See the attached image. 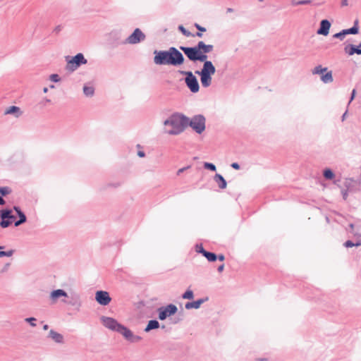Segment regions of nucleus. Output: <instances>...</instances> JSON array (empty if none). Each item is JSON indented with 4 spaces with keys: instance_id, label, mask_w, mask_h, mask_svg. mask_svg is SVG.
I'll return each instance as SVG.
<instances>
[{
    "instance_id": "obj_1",
    "label": "nucleus",
    "mask_w": 361,
    "mask_h": 361,
    "mask_svg": "<svg viewBox=\"0 0 361 361\" xmlns=\"http://www.w3.org/2000/svg\"><path fill=\"white\" fill-rule=\"evenodd\" d=\"M101 322L106 329L122 335L125 340L130 343H137L142 340L140 336L134 334L130 329L119 323L114 318L102 316Z\"/></svg>"
},
{
    "instance_id": "obj_2",
    "label": "nucleus",
    "mask_w": 361,
    "mask_h": 361,
    "mask_svg": "<svg viewBox=\"0 0 361 361\" xmlns=\"http://www.w3.org/2000/svg\"><path fill=\"white\" fill-rule=\"evenodd\" d=\"M154 63L157 65H171L178 66L184 63L185 59L183 54L176 47H169L166 51H154Z\"/></svg>"
},
{
    "instance_id": "obj_3",
    "label": "nucleus",
    "mask_w": 361,
    "mask_h": 361,
    "mask_svg": "<svg viewBox=\"0 0 361 361\" xmlns=\"http://www.w3.org/2000/svg\"><path fill=\"white\" fill-rule=\"evenodd\" d=\"M188 117L179 113L171 114L164 121L165 126H171V129L166 131V133L171 135H176L183 133L187 127Z\"/></svg>"
},
{
    "instance_id": "obj_4",
    "label": "nucleus",
    "mask_w": 361,
    "mask_h": 361,
    "mask_svg": "<svg viewBox=\"0 0 361 361\" xmlns=\"http://www.w3.org/2000/svg\"><path fill=\"white\" fill-rule=\"evenodd\" d=\"M216 68L212 61L203 63L200 71H195V73L200 76V81L203 87H208L212 85V76L215 73Z\"/></svg>"
},
{
    "instance_id": "obj_5",
    "label": "nucleus",
    "mask_w": 361,
    "mask_h": 361,
    "mask_svg": "<svg viewBox=\"0 0 361 361\" xmlns=\"http://www.w3.org/2000/svg\"><path fill=\"white\" fill-rule=\"evenodd\" d=\"M180 49L183 51L188 59L191 61H200L205 63L207 60V55L200 50L194 47L180 46Z\"/></svg>"
},
{
    "instance_id": "obj_6",
    "label": "nucleus",
    "mask_w": 361,
    "mask_h": 361,
    "mask_svg": "<svg viewBox=\"0 0 361 361\" xmlns=\"http://www.w3.org/2000/svg\"><path fill=\"white\" fill-rule=\"evenodd\" d=\"M206 119L202 114L192 116L190 119L188 118L187 126H190L197 134H201L205 130Z\"/></svg>"
},
{
    "instance_id": "obj_7",
    "label": "nucleus",
    "mask_w": 361,
    "mask_h": 361,
    "mask_svg": "<svg viewBox=\"0 0 361 361\" xmlns=\"http://www.w3.org/2000/svg\"><path fill=\"white\" fill-rule=\"evenodd\" d=\"M66 61L67 62L66 69L70 71H74L81 65H85L87 63V60L82 53H78L73 57L66 56Z\"/></svg>"
},
{
    "instance_id": "obj_8",
    "label": "nucleus",
    "mask_w": 361,
    "mask_h": 361,
    "mask_svg": "<svg viewBox=\"0 0 361 361\" xmlns=\"http://www.w3.org/2000/svg\"><path fill=\"white\" fill-rule=\"evenodd\" d=\"M180 75H185V82L188 88L192 93L200 90V85L195 75L191 71H179Z\"/></svg>"
},
{
    "instance_id": "obj_9",
    "label": "nucleus",
    "mask_w": 361,
    "mask_h": 361,
    "mask_svg": "<svg viewBox=\"0 0 361 361\" xmlns=\"http://www.w3.org/2000/svg\"><path fill=\"white\" fill-rule=\"evenodd\" d=\"M177 311L178 308L173 304H169L166 306L160 307L157 309L159 314L158 318L161 321L165 320L167 317L175 314Z\"/></svg>"
},
{
    "instance_id": "obj_10",
    "label": "nucleus",
    "mask_w": 361,
    "mask_h": 361,
    "mask_svg": "<svg viewBox=\"0 0 361 361\" xmlns=\"http://www.w3.org/2000/svg\"><path fill=\"white\" fill-rule=\"evenodd\" d=\"M145 38L146 36L142 31L140 28H136L134 30L133 32L124 40V43H126V44H136L144 41Z\"/></svg>"
},
{
    "instance_id": "obj_11",
    "label": "nucleus",
    "mask_w": 361,
    "mask_h": 361,
    "mask_svg": "<svg viewBox=\"0 0 361 361\" xmlns=\"http://www.w3.org/2000/svg\"><path fill=\"white\" fill-rule=\"evenodd\" d=\"M61 302L68 305H71L74 307L76 310H79L82 306V301L80 300V296L79 294L76 293H73L70 295H68L66 299H61Z\"/></svg>"
},
{
    "instance_id": "obj_12",
    "label": "nucleus",
    "mask_w": 361,
    "mask_h": 361,
    "mask_svg": "<svg viewBox=\"0 0 361 361\" xmlns=\"http://www.w3.org/2000/svg\"><path fill=\"white\" fill-rule=\"evenodd\" d=\"M108 44L111 48H116L121 44H126L124 40L121 39V35L118 32L114 31L109 33L108 36Z\"/></svg>"
},
{
    "instance_id": "obj_13",
    "label": "nucleus",
    "mask_w": 361,
    "mask_h": 361,
    "mask_svg": "<svg viewBox=\"0 0 361 361\" xmlns=\"http://www.w3.org/2000/svg\"><path fill=\"white\" fill-rule=\"evenodd\" d=\"M95 300L99 305L106 306L109 304L111 298L108 292L104 290H98L95 294Z\"/></svg>"
},
{
    "instance_id": "obj_14",
    "label": "nucleus",
    "mask_w": 361,
    "mask_h": 361,
    "mask_svg": "<svg viewBox=\"0 0 361 361\" xmlns=\"http://www.w3.org/2000/svg\"><path fill=\"white\" fill-rule=\"evenodd\" d=\"M50 299L53 302H57V300L63 298L62 299H66L68 297V293L63 289L54 290L50 293Z\"/></svg>"
},
{
    "instance_id": "obj_15",
    "label": "nucleus",
    "mask_w": 361,
    "mask_h": 361,
    "mask_svg": "<svg viewBox=\"0 0 361 361\" xmlns=\"http://www.w3.org/2000/svg\"><path fill=\"white\" fill-rule=\"evenodd\" d=\"M331 23L328 20H322L320 23V27L317 30L318 35L326 36L329 32Z\"/></svg>"
},
{
    "instance_id": "obj_16",
    "label": "nucleus",
    "mask_w": 361,
    "mask_h": 361,
    "mask_svg": "<svg viewBox=\"0 0 361 361\" xmlns=\"http://www.w3.org/2000/svg\"><path fill=\"white\" fill-rule=\"evenodd\" d=\"M208 300V298H200L195 301L188 302L185 304V307L187 310L199 309L202 304Z\"/></svg>"
},
{
    "instance_id": "obj_17",
    "label": "nucleus",
    "mask_w": 361,
    "mask_h": 361,
    "mask_svg": "<svg viewBox=\"0 0 361 361\" xmlns=\"http://www.w3.org/2000/svg\"><path fill=\"white\" fill-rule=\"evenodd\" d=\"M13 209L15 210V212H16L19 217V219L15 221L14 225L15 226H19L20 225L23 224L26 221L27 217L19 207L14 206Z\"/></svg>"
},
{
    "instance_id": "obj_18",
    "label": "nucleus",
    "mask_w": 361,
    "mask_h": 361,
    "mask_svg": "<svg viewBox=\"0 0 361 361\" xmlns=\"http://www.w3.org/2000/svg\"><path fill=\"white\" fill-rule=\"evenodd\" d=\"M204 54L210 53L214 49V46L212 44H206L204 42L200 41L196 46L193 47Z\"/></svg>"
},
{
    "instance_id": "obj_19",
    "label": "nucleus",
    "mask_w": 361,
    "mask_h": 361,
    "mask_svg": "<svg viewBox=\"0 0 361 361\" xmlns=\"http://www.w3.org/2000/svg\"><path fill=\"white\" fill-rule=\"evenodd\" d=\"M49 337L56 343H63L64 342L63 336L53 329L49 331Z\"/></svg>"
},
{
    "instance_id": "obj_20",
    "label": "nucleus",
    "mask_w": 361,
    "mask_h": 361,
    "mask_svg": "<svg viewBox=\"0 0 361 361\" xmlns=\"http://www.w3.org/2000/svg\"><path fill=\"white\" fill-rule=\"evenodd\" d=\"M23 112L18 106H11L5 110V114L13 115L16 118H18L22 115Z\"/></svg>"
},
{
    "instance_id": "obj_21",
    "label": "nucleus",
    "mask_w": 361,
    "mask_h": 361,
    "mask_svg": "<svg viewBox=\"0 0 361 361\" xmlns=\"http://www.w3.org/2000/svg\"><path fill=\"white\" fill-rule=\"evenodd\" d=\"M214 180L220 189H225L226 188L227 183L221 174L216 173L214 177Z\"/></svg>"
},
{
    "instance_id": "obj_22",
    "label": "nucleus",
    "mask_w": 361,
    "mask_h": 361,
    "mask_svg": "<svg viewBox=\"0 0 361 361\" xmlns=\"http://www.w3.org/2000/svg\"><path fill=\"white\" fill-rule=\"evenodd\" d=\"M82 91L87 97H92L94 95V87L93 85L89 84L84 85Z\"/></svg>"
},
{
    "instance_id": "obj_23",
    "label": "nucleus",
    "mask_w": 361,
    "mask_h": 361,
    "mask_svg": "<svg viewBox=\"0 0 361 361\" xmlns=\"http://www.w3.org/2000/svg\"><path fill=\"white\" fill-rule=\"evenodd\" d=\"M0 218L1 219H11L14 220L16 219L15 216L12 214V210L6 209H1L0 211Z\"/></svg>"
},
{
    "instance_id": "obj_24",
    "label": "nucleus",
    "mask_w": 361,
    "mask_h": 361,
    "mask_svg": "<svg viewBox=\"0 0 361 361\" xmlns=\"http://www.w3.org/2000/svg\"><path fill=\"white\" fill-rule=\"evenodd\" d=\"M159 327V323L158 321L155 319H152L148 322V324H147L146 327L145 328V332H149L151 330L157 329Z\"/></svg>"
},
{
    "instance_id": "obj_25",
    "label": "nucleus",
    "mask_w": 361,
    "mask_h": 361,
    "mask_svg": "<svg viewBox=\"0 0 361 361\" xmlns=\"http://www.w3.org/2000/svg\"><path fill=\"white\" fill-rule=\"evenodd\" d=\"M345 51L348 55L351 56L354 54H361V49L355 48L353 45H348L345 47Z\"/></svg>"
},
{
    "instance_id": "obj_26",
    "label": "nucleus",
    "mask_w": 361,
    "mask_h": 361,
    "mask_svg": "<svg viewBox=\"0 0 361 361\" xmlns=\"http://www.w3.org/2000/svg\"><path fill=\"white\" fill-rule=\"evenodd\" d=\"M321 80L324 83L331 82L333 81L332 71L325 72V74L324 73L321 76Z\"/></svg>"
},
{
    "instance_id": "obj_27",
    "label": "nucleus",
    "mask_w": 361,
    "mask_h": 361,
    "mask_svg": "<svg viewBox=\"0 0 361 361\" xmlns=\"http://www.w3.org/2000/svg\"><path fill=\"white\" fill-rule=\"evenodd\" d=\"M203 256L210 262H215L217 259V255L214 252H208L207 250L204 252Z\"/></svg>"
},
{
    "instance_id": "obj_28",
    "label": "nucleus",
    "mask_w": 361,
    "mask_h": 361,
    "mask_svg": "<svg viewBox=\"0 0 361 361\" xmlns=\"http://www.w3.org/2000/svg\"><path fill=\"white\" fill-rule=\"evenodd\" d=\"M327 71V68H322V66H317L312 70L313 75H321V76Z\"/></svg>"
},
{
    "instance_id": "obj_29",
    "label": "nucleus",
    "mask_w": 361,
    "mask_h": 361,
    "mask_svg": "<svg viewBox=\"0 0 361 361\" xmlns=\"http://www.w3.org/2000/svg\"><path fill=\"white\" fill-rule=\"evenodd\" d=\"M291 5L293 6L298 5H304V4H310L311 3V0H291Z\"/></svg>"
},
{
    "instance_id": "obj_30",
    "label": "nucleus",
    "mask_w": 361,
    "mask_h": 361,
    "mask_svg": "<svg viewBox=\"0 0 361 361\" xmlns=\"http://www.w3.org/2000/svg\"><path fill=\"white\" fill-rule=\"evenodd\" d=\"M11 192H12L11 189L8 186L0 187V194H1L0 196H1V197L9 195L10 193H11Z\"/></svg>"
},
{
    "instance_id": "obj_31",
    "label": "nucleus",
    "mask_w": 361,
    "mask_h": 361,
    "mask_svg": "<svg viewBox=\"0 0 361 361\" xmlns=\"http://www.w3.org/2000/svg\"><path fill=\"white\" fill-rule=\"evenodd\" d=\"M324 176L326 178V179H329V180H331L334 178V173H333V171L329 169H326L324 171Z\"/></svg>"
},
{
    "instance_id": "obj_32",
    "label": "nucleus",
    "mask_w": 361,
    "mask_h": 361,
    "mask_svg": "<svg viewBox=\"0 0 361 361\" xmlns=\"http://www.w3.org/2000/svg\"><path fill=\"white\" fill-rule=\"evenodd\" d=\"M12 221L11 219H1V221H0V226L3 228H6L7 227H8L11 224H12Z\"/></svg>"
},
{
    "instance_id": "obj_33",
    "label": "nucleus",
    "mask_w": 361,
    "mask_h": 361,
    "mask_svg": "<svg viewBox=\"0 0 361 361\" xmlns=\"http://www.w3.org/2000/svg\"><path fill=\"white\" fill-rule=\"evenodd\" d=\"M194 297V293L191 290H187L183 295L182 298L191 300Z\"/></svg>"
},
{
    "instance_id": "obj_34",
    "label": "nucleus",
    "mask_w": 361,
    "mask_h": 361,
    "mask_svg": "<svg viewBox=\"0 0 361 361\" xmlns=\"http://www.w3.org/2000/svg\"><path fill=\"white\" fill-rule=\"evenodd\" d=\"M204 169L210 170L212 171H215L216 170V166L212 163L205 162L204 164Z\"/></svg>"
},
{
    "instance_id": "obj_35",
    "label": "nucleus",
    "mask_w": 361,
    "mask_h": 361,
    "mask_svg": "<svg viewBox=\"0 0 361 361\" xmlns=\"http://www.w3.org/2000/svg\"><path fill=\"white\" fill-rule=\"evenodd\" d=\"M344 32H345V35H348V34H357L358 32V27L355 25L354 27L350 28V29H348V30H344Z\"/></svg>"
},
{
    "instance_id": "obj_36",
    "label": "nucleus",
    "mask_w": 361,
    "mask_h": 361,
    "mask_svg": "<svg viewBox=\"0 0 361 361\" xmlns=\"http://www.w3.org/2000/svg\"><path fill=\"white\" fill-rule=\"evenodd\" d=\"M14 251L13 250H10L8 251H0V257H11L13 254Z\"/></svg>"
},
{
    "instance_id": "obj_37",
    "label": "nucleus",
    "mask_w": 361,
    "mask_h": 361,
    "mask_svg": "<svg viewBox=\"0 0 361 361\" xmlns=\"http://www.w3.org/2000/svg\"><path fill=\"white\" fill-rule=\"evenodd\" d=\"M178 30L186 37H190L192 35L191 32L187 30L183 25H179Z\"/></svg>"
},
{
    "instance_id": "obj_38",
    "label": "nucleus",
    "mask_w": 361,
    "mask_h": 361,
    "mask_svg": "<svg viewBox=\"0 0 361 361\" xmlns=\"http://www.w3.org/2000/svg\"><path fill=\"white\" fill-rule=\"evenodd\" d=\"M36 319L35 317H27V318H25V321L27 323L30 324V325L32 327H35L36 326Z\"/></svg>"
},
{
    "instance_id": "obj_39",
    "label": "nucleus",
    "mask_w": 361,
    "mask_h": 361,
    "mask_svg": "<svg viewBox=\"0 0 361 361\" xmlns=\"http://www.w3.org/2000/svg\"><path fill=\"white\" fill-rule=\"evenodd\" d=\"M195 251L197 253H200L203 255L206 250L204 249L202 244H197L195 245Z\"/></svg>"
},
{
    "instance_id": "obj_40",
    "label": "nucleus",
    "mask_w": 361,
    "mask_h": 361,
    "mask_svg": "<svg viewBox=\"0 0 361 361\" xmlns=\"http://www.w3.org/2000/svg\"><path fill=\"white\" fill-rule=\"evenodd\" d=\"M50 80L52 82H58L60 80V77L58 74H51L50 75Z\"/></svg>"
},
{
    "instance_id": "obj_41",
    "label": "nucleus",
    "mask_w": 361,
    "mask_h": 361,
    "mask_svg": "<svg viewBox=\"0 0 361 361\" xmlns=\"http://www.w3.org/2000/svg\"><path fill=\"white\" fill-rule=\"evenodd\" d=\"M360 243H356V244H354L352 241L350 240H348L345 243V246L346 247H351L353 246H358L360 245Z\"/></svg>"
},
{
    "instance_id": "obj_42",
    "label": "nucleus",
    "mask_w": 361,
    "mask_h": 361,
    "mask_svg": "<svg viewBox=\"0 0 361 361\" xmlns=\"http://www.w3.org/2000/svg\"><path fill=\"white\" fill-rule=\"evenodd\" d=\"M345 32H344V30L341 32H338V33H336L335 35H334V37L335 38H340V39H342L343 36H345Z\"/></svg>"
},
{
    "instance_id": "obj_43",
    "label": "nucleus",
    "mask_w": 361,
    "mask_h": 361,
    "mask_svg": "<svg viewBox=\"0 0 361 361\" xmlns=\"http://www.w3.org/2000/svg\"><path fill=\"white\" fill-rule=\"evenodd\" d=\"M62 28H63V27H62L61 25H57V26H56V27H55V28L54 29V31H53V32H54V33H56V34H58V33H59V32L61 31Z\"/></svg>"
},
{
    "instance_id": "obj_44",
    "label": "nucleus",
    "mask_w": 361,
    "mask_h": 361,
    "mask_svg": "<svg viewBox=\"0 0 361 361\" xmlns=\"http://www.w3.org/2000/svg\"><path fill=\"white\" fill-rule=\"evenodd\" d=\"M195 27L200 32H205L206 31V28L204 27H202L201 25H200L199 24L197 23H195Z\"/></svg>"
},
{
    "instance_id": "obj_45",
    "label": "nucleus",
    "mask_w": 361,
    "mask_h": 361,
    "mask_svg": "<svg viewBox=\"0 0 361 361\" xmlns=\"http://www.w3.org/2000/svg\"><path fill=\"white\" fill-rule=\"evenodd\" d=\"M231 166L233 169L236 170H238L240 169V165L236 162L232 163Z\"/></svg>"
},
{
    "instance_id": "obj_46",
    "label": "nucleus",
    "mask_w": 361,
    "mask_h": 361,
    "mask_svg": "<svg viewBox=\"0 0 361 361\" xmlns=\"http://www.w3.org/2000/svg\"><path fill=\"white\" fill-rule=\"evenodd\" d=\"M137 156H138L139 157L143 158V157H145V152H144V151H142V150H139V151L137 152Z\"/></svg>"
},
{
    "instance_id": "obj_47",
    "label": "nucleus",
    "mask_w": 361,
    "mask_h": 361,
    "mask_svg": "<svg viewBox=\"0 0 361 361\" xmlns=\"http://www.w3.org/2000/svg\"><path fill=\"white\" fill-rule=\"evenodd\" d=\"M190 166H187V167H183V168H181L180 169L178 170L177 171V174L178 175H180L181 173H183L185 170H186L187 169H188Z\"/></svg>"
},
{
    "instance_id": "obj_48",
    "label": "nucleus",
    "mask_w": 361,
    "mask_h": 361,
    "mask_svg": "<svg viewBox=\"0 0 361 361\" xmlns=\"http://www.w3.org/2000/svg\"><path fill=\"white\" fill-rule=\"evenodd\" d=\"M224 264H221L220 266H219V267H218V268H217V271H218L219 273H221V272H222V271H224Z\"/></svg>"
},
{
    "instance_id": "obj_49",
    "label": "nucleus",
    "mask_w": 361,
    "mask_h": 361,
    "mask_svg": "<svg viewBox=\"0 0 361 361\" xmlns=\"http://www.w3.org/2000/svg\"><path fill=\"white\" fill-rule=\"evenodd\" d=\"M217 259L220 261H224L225 259V257L224 255H217Z\"/></svg>"
},
{
    "instance_id": "obj_50",
    "label": "nucleus",
    "mask_w": 361,
    "mask_h": 361,
    "mask_svg": "<svg viewBox=\"0 0 361 361\" xmlns=\"http://www.w3.org/2000/svg\"><path fill=\"white\" fill-rule=\"evenodd\" d=\"M5 204V200L3 198V197L0 196V205H4Z\"/></svg>"
},
{
    "instance_id": "obj_51",
    "label": "nucleus",
    "mask_w": 361,
    "mask_h": 361,
    "mask_svg": "<svg viewBox=\"0 0 361 361\" xmlns=\"http://www.w3.org/2000/svg\"><path fill=\"white\" fill-rule=\"evenodd\" d=\"M342 194H343V197L344 200H347V197H348V193H347V191H343L342 192Z\"/></svg>"
},
{
    "instance_id": "obj_52",
    "label": "nucleus",
    "mask_w": 361,
    "mask_h": 361,
    "mask_svg": "<svg viewBox=\"0 0 361 361\" xmlns=\"http://www.w3.org/2000/svg\"><path fill=\"white\" fill-rule=\"evenodd\" d=\"M341 4H342V6H347L348 0H342Z\"/></svg>"
},
{
    "instance_id": "obj_53",
    "label": "nucleus",
    "mask_w": 361,
    "mask_h": 361,
    "mask_svg": "<svg viewBox=\"0 0 361 361\" xmlns=\"http://www.w3.org/2000/svg\"><path fill=\"white\" fill-rule=\"evenodd\" d=\"M355 90H353V92H352V96H351L350 102L353 99V98L355 97Z\"/></svg>"
},
{
    "instance_id": "obj_54",
    "label": "nucleus",
    "mask_w": 361,
    "mask_h": 361,
    "mask_svg": "<svg viewBox=\"0 0 361 361\" xmlns=\"http://www.w3.org/2000/svg\"><path fill=\"white\" fill-rule=\"evenodd\" d=\"M195 36H197L198 37H202V32H197Z\"/></svg>"
},
{
    "instance_id": "obj_55",
    "label": "nucleus",
    "mask_w": 361,
    "mask_h": 361,
    "mask_svg": "<svg viewBox=\"0 0 361 361\" xmlns=\"http://www.w3.org/2000/svg\"><path fill=\"white\" fill-rule=\"evenodd\" d=\"M233 8H228L226 9V12H227V13H231V12H233Z\"/></svg>"
},
{
    "instance_id": "obj_56",
    "label": "nucleus",
    "mask_w": 361,
    "mask_h": 361,
    "mask_svg": "<svg viewBox=\"0 0 361 361\" xmlns=\"http://www.w3.org/2000/svg\"><path fill=\"white\" fill-rule=\"evenodd\" d=\"M9 265H10L9 264H6L5 265V267H4V269H3V271H6V270L8 269V267H9Z\"/></svg>"
},
{
    "instance_id": "obj_57",
    "label": "nucleus",
    "mask_w": 361,
    "mask_h": 361,
    "mask_svg": "<svg viewBox=\"0 0 361 361\" xmlns=\"http://www.w3.org/2000/svg\"><path fill=\"white\" fill-rule=\"evenodd\" d=\"M48 329H49V326H48L47 324H44V325L43 326V329H44V330H47Z\"/></svg>"
},
{
    "instance_id": "obj_58",
    "label": "nucleus",
    "mask_w": 361,
    "mask_h": 361,
    "mask_svg": "<svg viewBox=\"0 0 361 361\" xmlns=\"http://www.w3.org/2000/svg\"><path fill=\"white\" fill-rule=\"evenodd\" d=\"M47 91H48L47 87H44V90H43V92H44V93H46V92H47Z\"/></svg>"
},
{
    "instance_id": "obj_59",
    "label": "nucleus",
    "mask_w": 361,
    "mask_h": 361,
    "mask_svg": "<svg viewBox=\"0 0 361 361\" xmlns=\"http://www.w3.org/2000/svg\"><path fill=\"white\" fill-rule=\"evenodd\" d=\"M51 102V100H50V99H45V102Z\"/></svg>"
},
{
    "instance_id": "obj_60",
    "label": "nucleus",
    "mask_w": 361,
    "mask_h": 361,
    "mask_svg": "<svg viewBox=\"0 0 361 361\" xmlns=\"http://www.w3.org/2000/svg\"><path fill=\"white\" fill-rule=\"evenodd\" d=\"M137 148H142L141 145L140 144L137 145L136 146Z\"/></svg>"
},
{
    "instance_id": "obj_61",
    "label": "nucleus",
    "mask_w": 361,
    "mask_h": 361,
    "mask_svg": "<svg viewBox=\"0 0 361 361\" xmlns=\"http://www.w3.org/2000/svg\"><path fill=\"white\" fill-rule=\"evenodd\" d=\"M3 248V247L0 246V250H1Z\"/></svg>"
},
{
    "instance_id": "obj_62",
    "label": "nucleus",
    "mask_w": 361,
    "mask_h": 361,
    "mask_svg": "<svg viewBox=\"0 0 361 361\" xmlns=\"http://www.w3.org/2000/svg\"><path fill=\"white\" fill-rule=\"evenodd\" d=\"M259 1H263L264 0H259Z\"/></svg>"
}]
</instances>
